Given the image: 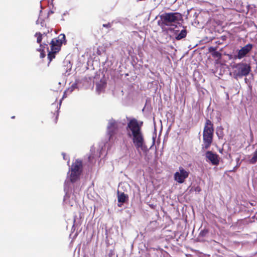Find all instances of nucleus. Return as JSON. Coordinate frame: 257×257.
Instances as JSON below:
<instances>
[{
  "mask_svg": "<svg viewBox=\"0 0 257 257\" xmlns=\"http://www.w3.org/2000/svg\"><path fill=\"white\" fill-rule=\"evenodd\" d=\"M251 71V67L249 65L244 63H239L235 64L233 66V75L234 78L238 79L243 76L248 75Z\"/></svg>",
  "mask_w": 257,
  "mask_h": 257,
  "instance_id": "nucleus-4",
  "label": "nucleus"
},
{
  "mask_svg": "<svg viewBox=\"0 0 257 257\" xmlns=\"http://www.w3.org/2000/svg\"><path fill=\"white\" fill-rule=\"evenodd\" d=\"M179 172H176L174 174V180L180 184L184 182L185 179L189 176V172L186 171L182 167L179 168Z\"/></svg>",
  "mask_w": 257,
  "mask_h": 257,
  "instance_id": "nucleus-8",
  "label": "nucleus"
},
{
  "mask_svg": "<svg viewBox=\"0 0 257 257\" xmlns=\"http://www.w3.org/2000/svg\"><path fill=\"white\" fill-rule=\"evenodd\" d=\"M257 162V149L253 153L252 157L249 160V163L251 164H254Z\"/></svg>",
  "mask_w": 257,
  "mask_h": 257,
  "instance_id": "nucleus-13",
  "label": "nucleus"
},
{
  "mask_svg": "<svg viewBox=\"0 0 257 257\" xmlns=\"http://www.w3.org/2000/svg\"><path fill=\"white\" fill-rule=\"evenodd\" d=\"M76 221L75 219H74V222H75Z\"/></svg>",
  "mask_w": 257,
  "mask_h": 257,
  "instance_id": "nucleus-26",
  "label": "nucleus"
},
{
  "mask_svg": "<svg viewBox=\"0 0 257 257\" xmlns=\"http://www.w3.org/2000/svg\"><path fill=\"white\" fill-rule=\"evenodd\" d=\"M214 133L213 124L211 121L207 119L206 120L203 131L202 148L204 149H208L213 142Z\"/></svg>",
  "mask_w": 257,
  "mask_h": 257,
  "instance_id": "nucleus-3",
  "label": "nucleus"
},
{
  "mask_svg": "<svg viewBox=\"0 0 257 257\" xmlns=\"http://www.w3.org/2000/svg\"><path fill=\"white\" fill-rule=\"evenodd\" d=\"M212 55L214 58H217L218 59L221 58V54L218 52V51H215L212 53Z\"/></svg>",
  "mask_w": 257,
  "mask_h": 257,
  "instance_id": "nucleus-16",
  "label": "nucleus"
},
{
  "mask_svg": "<svg viewBox=\"0 0 257 257\" xmlns=\"http://www.w3.org/2000/svg\"><path fill=\"white\" fill-rule=\"evenodd\" d=\"M250 135L251 138H253V134L251 131H250Z\"/></svg>",
  "mask_w": 257,
  "mask_h": 257,
  "instance_id": "nucleus-21",
  "label": "nucleus"
},
{
  "mask_svg": "<svg viewBox=\"0 0 257 257\" xmlns=\"http://www.w3.org/2000/svg\"><path fill=\"white\" fill-rule=\"evenodd\" d=\"M58 113H57L56 114V116H55V122L56 123L57 122V119H58Z\"/></svg>",
  "mask_w": 257,
  "mask_h": 257,
  "instance_id": "nucleus-20",
  "label": "nucleus"
},
{
  "mask_svg": "<svg viewBox=\"0 0 257 257\" xmlns=\"http://www.w3.org/2000/svg\"><path fill=\"white\" fill-rule=\"evenodd\" d=\"M187 33H179V34L175 37V38L177 40H181L186 36Z\"/></svg>",
  "mask_w": 257,
  "mask_h": 257,
  "instance_id": "nucleus-15",
  "label": "nucleus"
},
{
  "mask_svg": "<svg viewBox=\"0 0 257 257\" xmlns=\"http://www.w3.org/2000/svg\"><path fill=\"white\" fill-rule=\"evenodd\" d=\"M250 205H252V206L254 205V204L253 203H250Z\"/></svg>",
  "mask_w": 257,
  "mask_h": 257,
  "instance_id": "nucleus-24",
  "label": "nucleus"
},
{
  "mask_svg": "<svg viewBox=\"0 0 257 257\" xmlns=\"http://www.w3.org/2000/svg\"><path fill=\"white\" fill-rule=\"evenodd\" d=\"M225 38H226V36H222V39L223 40H225Z\"/></svg>",
  "mask_w": 257,
  "mask_h": 257,
  "instance_id": "nucleus-22",
  "label": "nucleus"
},
{
  "mask_svg": "<svg viewBox=\"0 0 257 257\" xmlns=\"http://www.w3.org/2000/svg\"><path fill=\"white\" fill-rule=\"evenodd\" d=\"M39 35H38V34L36 33L35 36L37 37V43H40L41 42V41H42L43 35L41 34V33H39Z\"/></svg>",
  "mask_w": 257,
  "mask_h": 257,
  "instance_id": "nucleus-17",
  "label": "nucleus"
},
{
  "mask_svg": "<svg viewBox=\"0 0 257 257\" xmlns=\"http://www.w3.org/2000/svg\"><path fill=\"white\" fill-rule=\"evenodd\" d=\"M82 163L80 160H76L72 164L70 175V179L71 182H75L79 179L82 171Z\"/></svg>",
  "mask_w": 257,
  "mask_h": 257,
  "instance_id": "nucleus-6",
  "label": "nucleus"
},
{
  "mask_svg": "<svg viewBox=\"0 0 257 257\" xmlns=\"http://www.w3.org/2000/svg\"><path fill=\"white\" fill-rule=\"evenodd\" d=\"M118 133V124L113 119L109 120L107 126V134L108 136L109 142L114 143L117 140Z\"/></svg>",
  "mask_w": 257,
  "mask_h": 257,
  "instance_id": "nucleus-5",
  "label": "nucleus"
},
{
  "mask_svg": "<svg viewBox=\"0 0 257 257\" xmlns=\"http://www.w3.org/2000/svg\"><path fill=\"white\" fill-rule=\"evenodd\" d=\"M117 199L118 203L121 204H118V206L120 207L122 206V204L125 202L128 199L127 195L125 194L123 192H120L117 191Z\"/></svg>",
  "mask_w": 257,
  "mask_h": 257,
  "instance_id": "nucleus-11",
  "label": "nucleus"
},
{
  "mask_svg": "<svg viewBox=\"0 0 257 257\" xmlns=\"http://www.w3.org/2000/svg\"><path fill=\"white\" fill-rule=\"evenodd\" d=\"M208 229H204L201 230V231L200 232V233L199 234L198 239H199V241H201L200 238L201 237H204L206 236V235L208 234Z\"/></svg>",
  "mask_w": 257,
  "mask_h": 257,
  "instance_id": "nucleus-14",
  "label": "nucleus"
},
{
  "mask_svg": "<svg viewBox=\"0 0 257 257\" xmlns=\"http://www.w3.org/2000/svg\"><path fill=\"white\" fill-rule=\"evenodd\" d=\"M90 158H91L90 157H89V158H88L89 160H90Z\"/></svg>",
  "mask_w": 257,
  "mask_h": 257,
  "instance_id": "nucleus-25",
  "label": "nucleus"
},
{
  "mask_svg": "<svg viewBox=\"0 0 257 257\" xmlns=\"http://www.w3.org/2000/svg\"><path fill=\"white\" fill-rule=\"evenodd\" d=\"M252 45L248 44L243 47L238 52L237 57L238 59H241L248 54L252 49Z\"/></svg>",
  "mask_w": 257,
  "mask_h": 257,
  "instance_id": "nucleus-10",
  "label": "nucleus"
},
{
  "mask_svg": "<svg viewBox=\"0 0 257 257\" xmlns=\"http://www.w3.org/2000/svg\"><path fill=\"white\" fill-rule=\"evenodd\" d=\"M60 51L57 48H52L50 49V51L49 52L48 54V58L50 62L54 58H55V55L58 53Z\"/></svg>",
  "mask_w": 257,
  "mask_h": 257,
  "instance_id": "nucleus-12",
  "label": "nucleus"
},
{
  "mask_svg": "<svg viewBox=\"0 0 257 257\" xmlns=\"http://www.w3.org/2000/svg\"><path fill=\"white\" fill-rule=\"evenodd\" d=\"M15 116H12L11 118H15Z\"/></svg>",
  "mask_w": 257,
  "mask_h": 257,
  "instance_id": "nucleus-23",
  "label": "nucleus"
},
{
  "mask_svg": "<svg viewBox=\"0 0 257 257\" xmlns=\"http://www.w3.org/2000/svg\"><path fill=\"white\" fill-rule=\"evenodd\" d=\"M66 43L65 35L64 33H61L57 38L53 39L51 42L50 45L52 48H57L60 51L61 46L63 44Z\"/></svg>",
  "mask_w": 257,
  "mask_h": 257,
  "instance_id": "nucleus-7",
  "label": "nucleus"
},
{
  "mask_svg": "<svg viewBox=\"0 0 257 257\" xmlns=\"http://www.w3.org/2000/svg\"><path fill=\"white\" fill-rule=\"evenodd\" d=\"M216 48H214V47H211L209 48V51L210 52H214L215 51H216Z\"/></svg>",
  "mask_w": 257,
  "mask_h": 257,
  "instance_id": "nucleus-18",
  "label": "nucleus"
},
{
  "mask_svg": "<svg viewBox=\"0 0 257 257\" xmlns=\"http://www.w3.org/2000/svg\"><path fill=\"white\" fill-rule=\"evenodd\" d=\"M128 122L126 126L127 132V136L131 137L132 141L137 150L139 151L141 150L144 152L148 150L147 146L145 144L144 135L142 131V127L143 125L142 121H139L135 118H127Z\"/></svg>",
  "mask_w": 257,
  "mask_h": 257,
  "instance_id": "nucleus-1",
  "label": "nucleus"
},
{
  "mask_svg": "<svg viewBox=\"0 0 257 257\" xmlns=\"http://www.w3.org/2000/svg\"><path fill=\"white\" fill-rule=\"evenodd\" d=\"M206 159L210 161L213 165H218L219 163L218 155L213 153L212 152L208 151L205 153Z\"/></svg>",
  "mask_w": 257,
  "mask_h": 257,
  "instance_id": "nucleus-9",
  "label": "nucleus"
},
{
  "mask_svg": "<svg viewBox=\"0 0 257 257\" xmlns=\"http://www.w3.org/2000/svg\"><path fill=\"white\" fill-rule=\"evenodd\" d=\"M195 190V191L200 192L201 191V188H200V187L198 186L196 187Z\"/></svg>",
  "mask_w": 257,
  "mask_h": 257,
  "instance_id": "nucleus-19",
  "label": "nucleus"
},
{
  "mask_svg": "<svg viewBox=\"0 0 257 257\" xmlns=\"http://www.w3.org/2000/svg\"><path fill=\"white\" fill-rule=\"evenodd\" d=\"M161 20L164 23L162 26L164 31L174 32H185L186 30L181 27L180 21L182 20V16L179 13H168L162 15Z\"/></svg>",
  "mask_w": 257,
  "mask_h": 257,
  "instance_id": "nucleus-2",
  "label": "nucleus"
}]
</instances>
